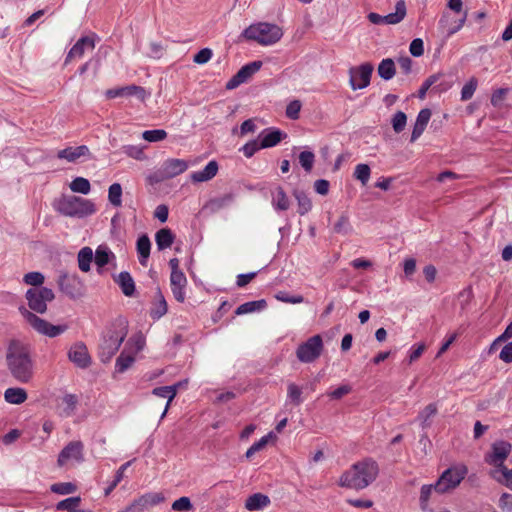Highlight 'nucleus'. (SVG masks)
<instances>
[{
  "label": "nucleus",
  "mask_w": 512,
  "mask_h": 512,
  "mask_svg": "<svg viewBox=\"0 0 512 512\" xmlns=\"http://www.w3.org/2000/svg\"><path fill=\"white\" fill-rule=\"evenodd\" d=\"M25 298L28 308L20 307L19 312L25 322L38 334L55 338L63 334L68 326L53 325L45 319L40 318L35 313L44 314L47 311V304L54 300V292L47 287L30 288L26 291Z\"/></svg>",
  "instance_id": "obj_1"
},
{
  "label": "nucleus",
  "mask_w": 512,
  "mask_h": 512,
  "mask_svg": "<svg viewBox=\"0 0 512 512\" xmlns=\"http://www.w3.org/2000/svg\"><path fill=\"white\" fill-rule=\"evenodd\" d=\"M379 474V467L376 461L367 458L354 463L349 469L344 471L337 484L340 487L363 490L372 484Z\"/></svg>",
  "instance_id": "obj_2"
},
{
  "label": "nucleus",
  "mask_w": 512,
  "mask_h": 512,
  "mask_svg": "<svg viewBox=\"0 0 512 512\" xmlns=\"http://www.w3.org/2000/svg\"><path fill=\"white\" fill-rule=\"evenodd\" d=\"M7 364L12 376L20 383H29L34 376L33 362L28 348L13 340L7 349Z\"/></svg>",
  "instance_id": "obj_3"
},
{
  "label": "nucleus",
  "mask_w": 512,
  "mask_h": 512,
  "mask_svg": "<svg viewBox=\"0 0 512 512\" xmlns=\"http://www.w3.org/2000/svg\"><path fill=\"white\" fill-rule=\"evenodd\" d=\"M128 333L127 323L118 320L112 323L104 332L99 345V356L102 362H109L120 348Z\"/></svg>",
  "instance_id": "obj_4"
},
{
  "label": "nucleus",
  "mask_w": 512,
  "mask_h": 512,
  "mask_svg": "<svg viewBox=\"0 0 512 512\" xmlns=\"http://www.w3.org/2000/svg\"><path fill=\"white\" fill-rule=\"evenodd\" d=\"M54 209L67 217L84 218L96 212L95 204L78 196H62L54 202Z\"/></svg>",
  "instance_id": "obj_5"
},
{
  "label": "nucleus",
  "mask_w": 512,
  "mask_h": 512,
  "mask_svg": "<svg viewBox=\"0 0 512 512\" xmlns=\"http://www.w3.org/2000/svg\"><path fill=\"white\" fill-rule=\"evenodd\" d=\"M242 35L248 40L268 46L278 42L283 36V31L276 24L260 22L250 25L243 31Z\"/></svg>",
  "instance_id": "obj_6"
},
{
  "label": "nucleus",
  "mask_w": 512,
  "mask_h": 512,
  "mask_svg": "<svg viewBox=\"0 0 512 512\" xmlns=\"http://www.w3.org/2000/svg\"><path fill=\"white\" fill-rule=\"evenodd\" d=\"M468 469L464 464L449 467L439 476L437 481L438 494H445L456 489L466 477Z\"/></svg>",
  "instance_id": "obj_7"
},
{
  "label": "nucleus",
  "mask_w": 512,
  "mask_h": 512,
  "mask_svg": "<svg viewBox=\"0 0 512 512\" xmlns=\"http://www.w3.org/2000/svg\"><path fill=\"white\" fill-rule=\"evenodd\" d=\"M323 341L320 335H314L300 344L296 350V356L302 363H312L321 355Z\"/></svg>",
  "instance_id": "obj_8"
},
{
  "label": "nucleus",
  "mask_w": 512,
  "mask_h": 512,
  "mask_svg": "<svg viewBox=\"0 0 512 512\" xmlns=\"http://www.w3.org/2000/svg\"><path fill=\"white\" fill-rule=\"evenodd\" d=\"M57 283L59 289L72 299H77L84 294V284L76 274L61 273Z\"/></svg>",
  "instance_id": "obj_9"
},
{
  "label": "nucleus",
  "mask_w": 512,
  "mask_h": 512,
  "mask_svg": "<svg viewBox=\"0 0 512 512\" xmlns=\"http://www.w3.org/2000/svg\"><path fill=\"white\" fill-rule=\"evenodd\" d=\"M406 16V5L403 0L397 2L395 7V12L389 13L387 15H380L375 12H371L368 14V19L372 24L375 25H395L400 23Z\"/></svg>",
  "instance_id": "obj_10"
},
{
  "label": "nucleus",
  "mask_w": 512,
  "mask_h": 512,
  "mask_svg": "<svg viewBox=\"0 0 512 512\" xmlns=\"http://www.w3.org/2000/svg\"><path fill=\"white\" fill-rule=\"evenodd\" d=\"M84 446L80 441L68 443L60 452L57 462L59 466H65L68 463H81L84 460Z\"/></svg>",
  "instance_id": "obj_11"
},
{
  "label": "nucleus",
  "mask_w": 512,
  "mask_h": 512,
  "mask_svg": "<svg viewBox=\"0 0 512 512\" xmlns=\"http://www.w3.org/2000/svg\"><path fill=\"white\" fill-rule=\"evenodd\" d=\"M262 66L261 61L248 63L240 68V70L226 83V89L233 90L241 84L247 82Z\"/></svg>",
  "instance_id": "obj_12"
},
{
  "label": "nucleus",
  "mask_w": 512,
  "mask_h": 512,
  "mask_svg": "<svg viewBox=\"0 0 512 512\" xmlns=\"http://www.w3.org/2000/svg\"><path fill=\"white\" fill-rule=\"evenodd\" d=\"M373 66L364 63L357 68L350 69V85L353 90L363 89L370 84Z\"/></svg>",
  "instance_id": "obj_13"
},
{
  "label": "nucleus",
  "mask_w": 512,
  "mask_h": 512,
  "mask_svg": "<svg viewBox=\"0 0 512 512\" xmlns=\"http://www.w3.org/2000/svg\"><path fill=\"white\" fill-rule=\"evenodd\" d=\"M96 35L90 34L81 37L69 50L65 58V63L70 62L73 59L81 58L86 52L94 50L96 45Z\"/></svg>",
  "instance_id": "obj_14"
},
{
  "label": "nucleus",
  "mask_w": 512,
  "mask_h": 512,
  "mask_svg": "<svg viewBox=\"0 0 512 512\" xmlns=\"http://www.w3.org/2000/svg\"><path fill=\"white\" fill-rule=\"evenodd\" d=\"M57 158L69 163H76L80 160H89L92 158L90 149L86 145L69 146L57 152Z\"/></svg>",
  "instance_id": "obj_15"
},
{
  "label": "nucleus",
  "mask_w": 512,
  "mask_h": 512,
  "mask_svg": "<svg viewBox=\"0 0 512 512\" xmlns=\"http://www.w3.org/2000/svg\"><path fill=\"white\" fill-rule=\"evenodd\" d=\"M512 450V446L509 442L498 441L492 445V451L485 457V461L493 465L494 468L504 466V461L508 457Z\"/></svg>",
  "instance_id": "obj_16"
},
{
  "label": "nucleus",
  "mask_w": 512,
  "mask_h": 512,
  "mask_svg": "<svg viewBox=\"0 0 512 512\" xmlns=\"http://www.w3.org/2000/svg\"><path fill=\"white\" fill-rule=\"evenodd\" d=\"M68 359L82 369L89 367L91 364V357L83 342H77L69 348Z\"/></svg>",
  "instance_id": "obj_17"
},
{
  "label": "nucleus",
  "mask_w": 512,
  "mask_h": 512,
  "mask_svg": "<svg viewBox=\"0 0 512 512\" xmlns=\"http://www.w3.org/2000/svg\"><path fill=\"white\" fill-rule=\"evenodd\" d=\"M168 311V305L161 290L157 287L151 301L149 315L153 320H159Z\"/></svg>",
  "instance_id": "obj_18"
},
{
  "label": "nucleus",
  "mask_w": 512,
  "mask_h": 512,
  "mask_svg": "<svg viewBox=\"0 0 512 512\" xmlns=\"http://www.w3.org/2000/svg\"><path fill=\"white\" fill-rule=\"evenodd\" d=\"M170 285L174 298L180 303L184 302L186 297L185 287L187 285L185 274L183 272L171 273Z\"/></svg>",
  "instance_id": "obj_19"
},
{
  "label": "nucleus",
  "mask_w": 512,
  "mask_h": 512,
  "mask_svg": "<svg viewBox=\"0 0 512 512\" xmlns=\"http://www.w3.org/2000/svg\"><path fill=\"white\" fill-rule=\"evenodd\" d=\"M187 168L188 163L185 160L170 158L163 163L162 174L165 178H173L185 172Z\"/></svg>",
  "instance_id": "obj_20"
},
{
  "label": "nucleus",
  "mask_w": 512,
  "mask_h": 512,
  "mask_svg": "<svg viewBox=\"0 0 512 512\" xmlns=\"http://www.w3.org/2000/svg\"><path fill=\"white\" fill-rule=\"evenodd\" d=\"M78 404L77 396L74 394L63 395L57 404V413L62 418L72 416Z\"/></svg>",
  "instance_id": "obj_21"
},
{
  "label": "nucleus",
  "mask_w": 512,
  "mask_h": 512,
  "mask_svg": "<svg viewBox=\"0 0 512 512\" xmlns=\"http://www.w3.org/2000/svg\"><path fill=\"white\" fill-rule=\"evenodd\" d=\"M271 205L277 212L289 209L290 200L283 187L276 186L271 190Z\"/></svg>",
  "instance_id": "obj_22"
},
{
  "label": "nucleus",
  "mask_w": 512,
  "mask_h": 512,
  "mask_svg": "<svg viewBox=\"0 0 512 512\" xmlns=\"http://www.w3.org/2000/svg\"><path fill=\"white\" fill-rule=\"evenodd\" d=\"M284 136L285 134L279 129L268 128L259 134L258 139L260 140L263 149H265L276 146Z\"/></svg>",
  "instance_id": "obj_23"
},
{
  "label": "nucleus",
  "mask_w": 512,
  "mask_h": 512,
  "mask_svg": "<svg viewBox=\"0 0 512 512\" xmlns=\"http://www.w3.org/2000/svg\"><path fill=\"white\" fill-rule=\"evenodd\" d=\"M180 386H181V383L179 382L174 385L161 386V387H157V388L153 389V391H152L153 395L161 397V398H167V403H166L165 409L161 415V419H163L165 417V415L170 407V404L173 401V399L175 398V396L177 394V390Z\"/></svg>",
  "instance_id": "obj_24"
},
{
  "label": "nucleus",
  "mask_w": 512,
  "mask_h": 512,
  "mask_svg": "<svg viewBox=\"0 0 512 512\" xmlns=\"http://www.w3.org/2000/svg\"><path fill=\"white\" fill-rule=\"evenodd\" d=\"M218 168V163L212 160L202 170L193 172L190 178L194 183L209 181L216 176Z\"/></svg>",
  "instance_id": "obj_25"
},
{
  "label": "nucleus",
  "mask_w": 512,
  "mask_h": 512,
  "mask_svg": "<svg viewBox=\"0 0 512 512\" xmlns=\"http://www.w3.org/2000/svg\"><path fill=\"white\" fill-rule=\"evenodd\" d=\"M438 494L437 484H424L420 488L419 495V505L422 511L424 512H432V508L430 507V500L433 494Z\"/></svg>",
  "instance_id": "obj_26"
},
{
  "label": "nucleus",
  "mask_w": 512,
  "mask_h": 512,
  "mask_svg": "<svg viewBox=\"0 0 512 512\" xmlns=\"http://www.w3.org/2000/svg\"><path fill=\"white\" fill-rule=\"evenodd\" d=\"M115 259V254L107 245H99L96 248L94 260L99 272H101L102 268L111 261H115Z\"/></svg>",
  "instance_id": "obj_27"
},
{
  "label": "nucleus",
  "mask_w": 512,
  "mask_h": 512,
  "mask_svg": "<svg viewBox=\"0 0 512 512\" xmlns=\"http://www.w3.org/2000/svg\"><path fill=\"white\" fill-rule=\"evenodd\" d=\"M136 250L138 254L139 263L142 266H147L151 250V241L146 234L141 235L136 242Z\"/></svg>",
  "instance_id": "obj_28"
},
{
  "label": "nucleus",
  "mask_w": 512,
  "mask_h": 512,
  "mask_svg": "<svg viewBox=\"0 0 512 512\" xmlns=\"http://www.w3.org/2000/svg\"><path fill=\"white\" fill-rule=\"evenodd\" d=\"M270 504V499L262 493H255L245 501V508L248 511H260Z\"/></svg>",
  "instance_id": "obj_29"
},
{
  "label": "nucleus",
  "mask_w": 512,
  "mask_h": 512,
  "mask_svg": "<svg viewBox=\"0 0 512 512\" xmlns=\"http://www.w3.org/2000/svg\"><path fill=\"white\" fill-rule=\"evenodd\" d=\"M28 398L27 392L24 388L10 387L4 392V399L9 404L20 405Z\"/></svg>",
  "instance_id": "obj_30"
},
{
  "label": "nucleus",
  "mask_w": 512,
  "mask_h": 512,
  "mask_svg": "<svg viewBox=\"0 0 512 512\" xmlns=\"http://www.w3.org/2000/svg\"><path fill=\"white\" fill-rule=\"evenodd\" d=\"M115 281L120 286L121 291L125 296L131 297L134 295L135 282L129 272H120Z\"/></svg>",
  "instance_id": "obj_31"
},
{
  "label": "nucleus",
  "mask_w": 512,
  "mask_h": 512,
  "mask_svg": "<svg viewBox=\"0 0 512 512\" xmlns=\"http://www.w3.org/2000/svg\"><path fill=\"white\" fill-rule=\"evenodd\" d=\"M490 476L512 490V470H509L506 466L492 469Z\"/></svg>",
  "instance_id": "obj_32"
},
{
  "label": "nucleus",
  "mask_w": 512,
  "mask_h": 512,
  "mask_svg": "<svg viewBox=\"0 0 512 512\" xmlns=\"http://www.w3.org/2000/svg\"><path fill=\"white\" fill-rule=\"evenodd\" d=\"M174 239L175 236L169 228H162L155 234V242L158 250L170 248Z\"/></svg>",
  "instance_id": "obj_33"
},
{
  "label": "nucleus",
  "mask_w": 512,
  "mask_h": 512,
  "mask_svg": "<svg viewBox=\"0 0 512 512\" xmlns=\"http://www.w3.org/2000/svg\"><path fill=\"white\" fill-rule=\"evenodd\" d=\"M78 266L82 272H89L93 261V251L90 247H83L77 256Z\"/></svg>",
  "instance_id": "obj_34"
},
{
  "label": "nucleus",
  "mask_w": 512,
  "mask_h": 512,
  "mask_svg": "<svg viewBox=\"0 0 512 512\" xmlns=\"http://www.w3.org/2000/svg\"><path fill=\"white\" fill-rule=\"evenodd\" d=\"M164 499L165 498L162 493H146L135 501V505L142 508H147L149 506H154L163 502Z\"/></svg>",
  "instance_id": "obj_35"
},
{
  "label": "nucleus",
  "mask_w": 512,
  "mask_h": 512,
  "mask_svg": "<svg viewBox=\"0 0 512 512\" xmlns=\"http://www.w3.org/2000/svg\"><path fill=\"white\" fill-rule=\"evenodd\" d=\"M293 195L298 203V213L300 215L307 214L312 209L311 199L305 192L299 190H295Z\"/></svg>",
  "instance_id": "obj_36"
},
{
  "label": "nucleus",
  "mask_w": 512,
  "mask_h": 512,
  "mask_svg": "<svg viewBox=\"0 0 512 512\" xmlns=\"http://www.w3.org/2000/svg\"><path fill=\"white\" fill-rule=\"evenodd\" d=\"M123 97H136L140 101H145L147 97L150 96V93L147 92L143 87L138 85H128L122 87Z\"/></svg>",
  "instance_id": "obj_37"
},
{
  "label": "nucleus",
  "mask_w": 512,
  "mask_h": 512,
  "mask_svg": "<svg viewBox=\"0 0 512 512\" xmlns=\"http://www.w3.org/2000/svg\"><path fill=\"white\" fill-rule=\"evenodd\" d=\"M378 74L384 80H390L395 75V64L392 59H383L378 66Z\"/></svg>",
  "instance_id": "obj_38"
},
{
  "label": "nucleus",
  "mask_w": 512,
  "mask_h": 512,
  "mask_svg": "<svg viewBox=\"0 0 512 512\" xmlns=\"http://www.w3.org/2000/svg\"><path fill=\"white\" fill-rule=\"evenodd\" d=\"M266 307L265 300L250 301L241 304L235 311L237 315H244L255 311H260Z\"/></svg>",
  "instance_id": "obj_39"
},
{
  "label": "nucleus",
  "mask_w": 512,
  "mask_h": 512,
  "mask_svg": "<svg viewBox=\"0 0 512 512\" xmlns=\"http://www.w3.org/2000/svg\"><path fill=\"white\" fill-rule=\"evenodd\" d=\"M69 187H70L72 192L81 193V194H84V195L89 194L90 190H91V185H90L89 180L84 178V177H76V178H74L71 181Z\"/></svg>",
  "instance_id": "obj_40"
},
{
  "label": "nucleus",
  "mask_w": 512,
  "mask_h": 512,
  "mask_svg": "<svg viewBox=\"0 0 512 512\" xmlns=\"http://www.w3.org/2000/svg\"><path fill=\"white\" fill-rule=\"evenodd\" d=\"M275 439V435L273 432H269L267 435L261 437L257 442H255L247 451L246 458H251L255 453L263 450L265 446L269 443L270 440Z\"/></svg>",
  "instance_id": "obj_41"
},
{
  "label": "nucleus",
  "mask_w": 512,
  "mask_h": 512,
  "mask_svg": "<svg viewBox=\"0 0 512 512\" xmlns=\"http://www.w3.org/2000/svg\"><path fill=\"white\" fill-rule=\"evenodd\" d=\"M438 407L435 403L428 404L418 415V420L423 428L430 425V419L436 415Z\"/></svg>",
  "instance_id": "obj_42"
},
{
  "label": "nucleus",
  "mask_w": 512,
  "mask_h": 512,
  "mask_svg": "<svg viewBox=\"0 0 512 512\" xmlns=\"http://www.w3.org/2000/svg\"><path fill=\"white\" fill-rule=\"evenodd\" d=\"M135 361V355L123 351L117 358L115 369L118 373L125 372Z\"/></svg>",
  "instance_id": "obj_43"
},
{
  "label": "nucleus",
  "mask_w": 512,
  "mask_h": 512,
  "mask_svg": "<svg viewBox=\"0 0 512 512\" xmlns=\"http://www.w3.org/2000/svg\"><path fill=\"white\" fill-rule=\"evenodd\" d=\"M108 200L114 207L122 205V187L119 183H113L108 189Z\"/></svg>",
  "instance_id": "obj_44"
},
{
  "label": "nucleus",
  "mask_w": 512,
  "mask_h": 512,
  "mask_svg": "<svg viewBox=\"0 0 512 512\" xmlns=\"http://www.w3.org/2000/svg\"><path fill=\"white\" fill-rule=\"evenodd\" d=\"M44 281H45V276L41 272H38V271L29 272L23 276V282L26 285L33 286L34 288L42 287V284L44 283Z\"/></svg>",
  "instance_id": "obj_45"
},
{
  "label": "nucleus",
  "mask_w": 512,
  "mask_h": 512,
  "mask_svg": "<svg viewBox=\"0 0 512 512\" xmlns=\"http://www.w3.org/2000/svg\"><path fill=\"white\" fill-rule=\"evenodd\" d=\"M371 169L367 164H358L354 170V177L361 182L362 185H366L370 179Z\"/></svg>",
  "instance_id": "obj_46"
},
{
  "label": "nucleus",
  "mask_w": 512,
  "mask_h": 512,
  "mask_svg": "<svg viewBox=\"0 0 512 512\" xmlns=\"http://www.w3.org/2000/svg\"><path fill=\"white\" fill-rule=\"evenodd\" d=\"M167 137V132L163 129L146 130L142 133V138L148 142H159Z\"/></svg>",
  "instance_id": "obj_47"
},
{
  "label": "nucleus",
  "mask_w": 512,
  "mask_h": 512,
  "mask_svg": "<svg viewBox=\"0 0 512 512\" xmlns=\"http://www.w3.org/2000/svg\"><path fill=\"white\" fill-rule=\"evenodd\" d=\"M50 489L56 494L68 495L76 491V486L71 482H61L51 485Z\"/></svg>",
  "instance_id": "obj_48"
},
{
  "label": "nucleus",
  "mask_w": 512,
  "mask_h": 512,
  "mask_svg": "<svg viewBox=\"0 0 512 512\" xmlns=\"http://www.w3.org/2000/svg\"><path fill=\"white\" fill-rule=\"evenodd\" d=\"M299 163L306 172H310L313 168L315 155L311 151H302L299 154Z\"/></svg>",
  "instance_id": "obj_49"
},
{
  "label": "nucleus",
  "mask_w": 512,
  "mask_h": 512,
  "mask_svg": "<svg viewBox=\"0 0 512 512\" xmlns=\"http://www.w3.org/2000/svg\"><path fill=\"white\" fill-rule=\"evenodd\" d=\"M275 298L280 302L289 304H300L304 302V297L302 295H290L286 291H278L275 294Z\"/></svg>",
  "instance_id": "obj_50"
},
{
  "label": "nucleus",
  "mask_w": 512,
  "mask_h": 512,
  "mask_svg": "<svg viewBox=\"0 0 512 512\" xmlns=\"http://www.w3.org/2000/svg\"><path fill=\"white\" fill-rule=\"evenodd\" d=\"M302 390L295 383H289L287 386V397L293 402L295 405H300L302 403L301 398Z\"/></svg>",
  "instance_id": "obj_51"
},
{
  "label": "nucleus",
  "mask_w": 512,
  "mask_h": 512,
  "mask_svg": "<svg viewBox=\"0 0 512 512\" xmlns=\"http://www.w3.org/2000/svg\"><path fill=\"white\" fill-rule=\"evenodd\" d=\"M122 151L127 156H129L133 159H136V160H144L146 158L143 148L138 145H124L122 147Z\"/></svg>",
  "instance_id": "obj_52"
},
{
  "label": "nucleus",
  "mask_w": 512,
  "mask_h": 512,
  "mask_svg": "<svg viewBox=\"0 0 512 512\" xmlns=\"http://www.w3.org/2000/svg\"><path fill=\"white\" fill-rule=\"evenodd\" d=\"M477 88V79L472 77L461 90V100L467 101L472 98Z\"/></svg>",
  "instance_id": "obj_53"
},
{
  "label": "nucleus",
  "mask_w": 512,
  "mask_h": 512,
  "mask_svg": "<svg viewBox=\"0 0 512 512\" xmlns=\"http://www.w3.org/2000/svg\"><path fill=\"white\" fill-rule=\"evenodd\" d=\"M302 103L299 100H293L288 103L285 114L291 120H297L300 116Z\"/></svg>",
  "instance_id": "obj_54"
},
{
  "label": "nucleus",
  "mask_w": 512,
  "mask_h": 512,
  "mask_svg": "<svg viewBox=\"0 0 512 512\" xmlns=\"http://www.w3.org/2000/svg\"><path fill=\"white\" fill-rule=\"evenodd\" d=\"M172 510L179 512H187L192 510L193 505L189 497L183 496L175 500L171 506Z\"/></svg>",
  "instance_id": "obj_55"
},
{
  "label": "nucleus",
  "mask_w": 512,
  "mask_h": 512,
  "mask_svg": "<svg viewBox=\"0 0 512 512\" xmlns=\"http://www.w3.org/2000/svg\"><path fill=\"white\" fill-rule=\"evenodd\" d=\"M407 122V116L404 112L398 111L392 118V127L396 133L404 130Z\"/></svg>",
  "instance_id": "obj_56"
},
{
  "label": "nucleus",
  "mask_w": 512,
  "mask_h": 512,
  "mask_svg": "<svg viewBox=\"0 0 512 512\" xmlns=\"http://www.w3.org/2000/svg\"><path fill=\"white\" fill-rule=\"evenodd\" d=\"M260 149H263V147H262L261 143L257 139H255V140H251V141L247 142L241 148V151L247 158H250Z\"/></svg>",
  "instance_id": "obj_57"
},
{
  "label": "nucleus",
  "mask_w": 512,
  "mask_h": 512,
  "mask_svg": "<svg viewBox=\"0 0 512 512\" xmlns=\"http://www.w3.org/2000/svg\"><path fill=\"white\" fill-rule=\"evenodd\" d=\"M351 391H352L351 386L348 384H344L332 391H328L327 395L333 400H339L342 397H344L345 395L349 394Z\"/></svg>",
  "instance_id": "obj_58"
},
{
  "label": "nucleus",
  "mask_w": 512,
  "mask_h": 512,
  "mask_svg": "<svg viewBox=\"0 0 512 512\" xmlns=\"http://www.w3.org/2000/svg\"><path fill=\"white\" fill-rule=\"evenodd\" d=\"M212 50L209 48H203L199 52H197L194 57L193 61L197 64H205L212 58Z\"/></svg>",
  "instance_id": "obj_59"
},
{
  "label": "nucleus",
  "mask_w": 512,
  "mask_h": 512,
  "mask_svg": "<svg viewBox=\"0 0 512 512\" xmlns=\"http://www.w3.org/2000/svg\"><path fill=\"white\" fill-rule=\"evenodd\" d=\"M409 51L414 57H420L424 53V44L422 39L416 38L412 40L409 46Z\"/></svg>",
  "instance_id": "obj_60"
},
{
  "label": "nucleus",
  "mask_w": 512,
  "mask_h": 512,
  "mask_svg": "<svg viewBox=\"0 0 512 512\" xmlns=\"http://www.w3.org/2000/svg\"><path fill=\"white\" fill-rule=\"evenodd\" d=\"M508 91H509L508 88H499V89L495 90L491 96V104L494 107L499 106L502 103V101L504 100V98L506 97Z\"/></svg>",
  "instance_id": "obj_61"
},
{
  "label": "nucleus",
  "mask_w": 512,
  "mask_h": 512,
  "mask_svg": "<svg viewBox=\"0 0 512 512\" xmlns=\"http://www.w3.org/2000/svg\"><path fill=\"white\" fill-rule=\"evenodd\" d=\"M440 75H432L427 78L419 89V97L424 98L430 87L439 79Z\"/></svg>",
  "instance_id": "obj_62"
},
{
  "label": "nucleus",
  "mask_w": 512,
  "mask_h": 512,
  "mask_svg": "<svg viewBox=\"0 0 512 512\" xmlns=\"http://www.w3.org/2000/svg\"><path fill=\"white\" fill-rule=\"evenodd\" d=\"M168 215L169 209L164 204L158 205L154 211V217L157 218L162 223L167 221Z\"/></svg>",
  "instance_id": "obj_63"
},
{
  "label": "nucleus",
  "mask_w": 512,
  "mask_h": 512,
  "mask_svg": "<svg viewBox=\"0 0 512 512\" xmlns=\"http://www.w3.org/2000/svg\"><path fill=\"white\" fill-rule=\"evenodd\" d=\"M499 358L505 363L512 362V341L502 348Z\"/></svg>",
  "instance_id": "obj_64"
}]
</instances>
